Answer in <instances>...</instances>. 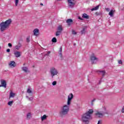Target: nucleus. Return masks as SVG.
Here are the masks:
<instances>
[{"mask_svg":"<svg viewBox=\"0 0 124 124\" xmlns=\"http://www.w3.org/2000/svg\"><path fill=\"white\" fill-rule=\"evenodd\" d=\"M93 109H89L88 111L84 113L81 116L82 122L86 124H89L90 120H92V115H93Z\"/></svg>","mask_w":124,"mask_h":124,"instance_id":"1","label":"nucleus"},{"mask_svg":"<svg viewBox=\"0 0 124 124\" xmlns=\"http://www.w3.org/2000/svg\"><path fill=\"white\" fill-rule=\"evenodd\" d=\"M12 23V20L11 19H8L5 22H2L0 24V31H5L7 28L10 26V24Z\"/></svg>","mask_w":124,"mask_h":124,"instance_id":"2","label":"nucleus"},{"mask_svg":"<svg viewBox=\"0 0 124 124\" xmlns=\"http://www.w3.org/2000/svg\"><path fill=\"white\" fill-rule=\"evenodd\" d=\"M69 111V106L65 105L61 108V109L59 112L61 117H64L68 114Z\"/></svg>","mask_w":124,"mask_h":124,"instance_id":"3","label":"nucleus"},{"mask_svg":"<svg viewBox=\"0 0 124 124\" xmlns=\"http://www.w3.org/2000/svg\"><path fill=\"white\" fill-rule=\"evenodd\" d=\"M50 73L51 74V76L52 78H54V76H56V75H58L59 73V71H58V70H57V69L54 67H52L50 68Z\"/></svg>","mask_w":124,"mask_h":124,"instance_id":"4","label":"nucleus"},{"mask_svg":"<svg viewBox=\"0 0 124 124\" xmlns=\"http://www.w3.org/2000/svg\"><path fill=\"white\" fill-rule=\"evenodd\" d=\"M68 6L70 8H73L76 4V1L75 0H67Z\"/></svg>","mask_w":124,"mask_h":124,"instance_id":"5","label":"nucleus"},{"mask_svg":"<svg viewBox=\"0 0 124 124\" xmlns=\"http://www.w3.org/2000/svg\"><path fill=\"white\" fill-rule=\"evenodd\" d=\"M73 98V94L70 93L68 96L67 103V104L68 106L70 105L71 104V100H72Z\"/></svg>","mask_w":124,"mask_h":124,"instance_id":"6","label":"nucleus"},{"mask_svg":"<svg viewBox=\"0 0 124 124\" xmlns=\"http://www.w3.org/2000/svg\"><path fill=\"white\" fill-rule=\"evenodd\" d=\"M104 114H108V112L107 111H106L104 114L101 113V112L99 111H97L95 113V115L98 117V118H102L103 117V115Z\"/></svg>","mask_w":124,"mask_h":124,"instance_id":"7","label":"nucleus"},{"mask_svg":"<svg viewBox=\"0 0 124 124\" xmlns=\"http://www.w3.org/2000/svg\"><path fill=\"white\" fill-rule=\"evenodd\" d=\"M91 61L92 63H96V62L98 61V59L95 57V56L93 55L91 57Z\"/></svg>","mask_w":124,"mask_h":124,"instance_id":"8","label":"nucleus"},{"mask_svg":"<svg viewBox=\"0 0 124 124\" xmlns=\"http://www.w3.org/2000/svg\"><path fill=\"white\" fill-rule=\"evenodd\" d=\"M1 85H0V87H3V88H6V81L4 80H1L0 81Z\"/></svg>","mask_w":124,"mask_h":124,"instance_id":"9","label":"nucleus"},{"mask_svg":"<svg viewBox=\"0 0 124 124\" xmlns=\"http://www.w3.org/2000/svg\"><path fill=\"white\" fill-rule=\"evenodd\" d=\"M33 32L35 36H38L39 35V30L38 29H35L33 30Z\"/></svg>","mask_w":124,"mask_h":124,"instance_id":"10","label":"nucleus"},{"mask_svg":"<svg viewBox=\"0 0 124 124\" xmlns=\"http://www.w3.org/2000/svg\"><path fill=\"white\" fill-rule=\"evenodd\" d=\"M14 55L16 58H19L21 57V52L19 51H15Z\"/></svg>","mask_w":124,"mask_h":124,"instance_id":"11","label":"nucleus"},{"mask_svg":"<svg viewBox=\"0 0 124 124\" xmlns=\"http://www.w3.org/2000/svg\"><path fill=\"white\" fill-rule=\"evenodd\" d=\"M97 72L98 74H101V75H102L103 77H104V76H105V74L106 73L105 70L98 71Z\"/></svg>","mask_w":124,"mask_h":124,"instance_id":"12","label":"nucleus"},{"mask_svg":"<svg viewBox=\"0 0 124 124\" xmlns=\"http://www.w3.org/2000/svg\"><path fill=\"white\" fill-rule=\"evenodd\" d=\"M9 65H10L11 67H15V66H16V63H15V62L11 61L9 63Z\"/></svg>","mask_w":124,"mask_h":124,"instance_id":"13","label":"nucleus"},{"mask_svg":"<svg viewBox=\"0 0 124 124\" xmlns=\"http://www.w3.org/2000/svg\"><path fill=\"white\" fill-rule=\"evenodd\" d=\"M66 23L68 24V26H71V24L73 23V20L71 18H69L66 20Z\"/></svg>","mask_w":124,"mask_h":124,"instance_id":"14","label":"nucleus"},{"mask_svg":"<svg viewBox=\"0 0 124 124\" xmlns=\"http://www.w3.org/2000/svg\"><path fill=\"white\" fill-rule=\"evenodd\" d=\"M21 47H22V44L19 43L16 46L15 49L16 50H20Z\"/></svg>","mask_w":124,"mask_h":124,"instance_id":"15","label":"nucleus"},{"mask_svg":"<svg viewBox=\"0 0 124 124\" xmlns=\"http://www.w3.org/2000/svg\"><path fill=\"white\" fill-rule=\"evenodd\" d=\"M15 95H16V93H13V92L11 91L10 93L9 98L14 97L15 96Z\"/></svg>","mask_w":124,"mask_h":124,"instance_id":"16","label":"nucleus"},{"mask_svg":"<svg viewBox=\"0 0 124 124\" xmlns=\"http://www.w3.org/2000/svg\"><path fill=\"white\" fill-rule=\"evenodd\" d=\"M22 70H23V71H24V72H28V71H29V69L26 67V66H24L22 67Z\"/></svg>","mask_w":124,"mask_h":124,"instance_id":"17","label":"nucleus"},{"mask_svg":"<svg viewBox=\"0 0 124 124\" xmlns=\"http://www.w3.org/2000/svg\"><path fill=\"white\" fill-rule=\"evenodd\" d=\"M82 18H84V19H89V16H88L87 14H83L82 15Z\"/></svg>","mask_w":124,"mask_h":124,"instance_id":"18","label":"nucleus"},{"mask_svg":"<svg viewBox=\"0 0 124 124\" xmlns=\"http://www.w3.org/2000/svg\"><path fill=\"white\" fill-rule=\"evenodd\" d=\"M58 32H62V28L61 26H60L58 27Z\"/></svg>","mask_w":124,"mask_h":124,"instance_id":"19","label":"nucleus"},{"mask_svg":"<svg viewBox=\"0 0 124 124\" xmlns=\"http://www.w3.org/2000/svg\"><path fill=\"white\" fill-rule=\"evenodd\" d=\"M115 11H114L113 10H111L109 14L108 15H110V17H112L113 15H114Z\"/></svg>","mask_w":124,"mask_h":124,"instance_id":"20","label":"nucleus"},{"mask_svg":"<svg viewBox=\"0 0 124 124\" xmlns=\"http://www.w3.org/2000/svg\"><path fill=\"white\" fill-rule=\"evenodd\" d=\"M99 8V5L96 6V7L92 8L91 11H94L95 10H97Z\"/></svg>","mask_w":124,"mask_h":124,"instance_id":"21","label":"nucleus"},{"mask_svg":"<svg viewBox=\"0 0 124 124\" xmlns=\"http://www.w3.org/2000/svg\"><path fill=\"white\" fill-rule=\"evenodd\" d=\"M86 31V28H83L82 30H81L80 31V33L81 34H84V33H85V32H86V31Z\"/></svg>","mask_w":124,"mask_h":124,"instance_id":"22","label":"nucleus"},{"mask_svg":"<svg viewBox=\"0 0 124 124\" xmlns=\"http://www.w3.org/2000/svg\"><path fill=\"white\" fill-rule=\"evenodd\" d=\"M46 119H47V116H46V115H44L41 117L42 121H44V120H46Z\"/></svg>","mask_w":124,"mask_h":124,"instance_id":"23","label":"nucleus"},{"mask_svg":"<svg viewBox=\"0 0 124 124\" xmlns=\"http://www.w3.org/2000/svg\"><path fill=\"white\" fill-rule=\"evenodd\" d=\"M31 118V113H29L27 115V119L30 120Z\"/></svg>","mask_w":124,"mask_h":124,"instance_id":"24","label":"nucleus"},{"mask_svg":"<svg viewBox=\"0 0 124 124\" xmlns=\"http://www.w3.org/2000/svg\"><path fill=\"white\" fill-rule=\"evenodd\" d=\"M13 101H9L8 103V105H9V106H12V105L13 104Z\"/></svg>","mask_w":124,"mask_h":124,"instance_id":"25","label":"nucleus"},{"mask_svg":"<svg viewBox=\"0 0 124 124\" xmlns=\"http://www.w3.org/2000/svg\"><path fill=\"white\" fill-rule=\"evenodd\" d=\"M27 93H32V91H31V90L30 88H28L27 89Z\"/></svg>","mask_w":124,"mask_h":124,"instance_id":"26","label":"nucleus"},{"mask_svg":"<svg viewBox=\"0 0 124 124\" xmlns=\"http://www.w3.org/2000/svg\"><path fill=\"white\" fill-rule=\"evenodd\" d=\"M30 36H29L28 37H27L26 38V42L29 43H30V41H31V40H30Z\"/></svg>","mask_w":124,"mask_h":124,"instance_id":"27","label":"nucleus"},{"mask_svg":"<svg viewBox=\"0 0 124 124\" xmlns=\"http://www.w3.org/2000/svg\"><path fill=\"white\" fill-rule=\"evenodd\" d=\"M15 3H16V6H18V3H19V0H15Z\"/></svg>","mask_w":124,"mask_h":124,"instance_id":"28","label":"nucleus"},{"mask_svg":"<svg viewBox=\"0 0 124 124\" xmlns=\"http://www.w3.org/2000/svg\"><path fill=\"white\" fill-rule=\"evenodd\" d=\"M118 62L119 64H123V61H122L121 60H119L118 61Z\"/></svg>","mask_w":124,"mask_h":124,"instance_id":"29","label":"nucleus"},{"mask_svg":"<svg viewBox=\"0 0 124 124\" xmlns=\"http://www.w3.org/2000/svg\"><path fill=\"white\" fill-rule=\"evenodd\" d=\"M61 33H62V32H59V31H57L56 32V36H59V35H60V34H61Z\"/></svg>","mask_w":124,"mask_h":124,"instance_id":"30","label":"nucleus"},{"mask_svg":"<svg viewBox=\"0 0 124 124\" xmlns=\"http://www.w3.org/2000/svg\"><path fill=\"white\" fill-rule=\"evenodd\" d=\"M52 42H54V43L57 42V38H53L52 39Z\"/></svg>","mask_w":124,"mask_h":124,"instance_id":"31","label":"nucleus"},{"mask_svg":"<svg viewBox=\"0 0 124 124\" xmlns=\"http://www.w3.org/2000/svg\"><path fill=\"white\" fill-rule=\"evenodd\" d=\"M56 85H57V81H54L52 82V85L53 86H56Z\"/></svg>","mask_w":124,"mask_h":124,"instance_id":"32","label":"nucleus"},{"mask_svg":"<svg viewBox=\"0 0 124 124\" xmlns=\"http://www.w3.org/2000/svg\"><path fill=\"white\" fill-rule=\"evenodd\" d=\"M96 100L95 99H93V100H92V102H91V105H93V102H95Z\"/></svg>","mask_w":124,"mask_h":124,"instance_id":"33","label":"nucleus"},{"mask_svg":"<svg viewBox=\"0 0 124 124\" xmlns=\"http://www.w3.org/2000/svg\"><path fill=\"white\" fill-rule=\"evenodd\" d=\"M8 46H9V47H10V48H11V47H12V44H11V43H9L8 44Z\"/></svg>","mask_w":124,"mask_h":124,"instance_id":"34","label":"nucleus"},{"mask_svg":"<svg viewBox=\"0 0 124 124\" xmlns=\"http://www.w3.org/2000/svg\"><path fill=\"white\" fill-rule=\"evenodd\" d=\"M72 33L73 34H77V33L75 31H72Z\"/></svg>","mask_w":124,"mask_h":124,"instance_id":"35","label":"nucleus"},{"mask_svg":"<svg viewBox=\"0 0 124 124\" xmlns=\"http://www.w3.org/2000/svg\"><path fill=\"white\" fill-rule=\"evenodd\" d=\"M29 100H30L31 101L33 100V98H32V97H30V98H29Z\"/></svg>","mask_w":124,"mask_h":124,"instance_id":"36","label":"nucleus"},{"mask_svg":"<svg viewBox=\"0 0 124 124\" xmlns=\"http://www.w3.org/2000/svg\"><path fill=\"white\" fill-rule=\"evenodd\" d=\"M62 47H60V50H59V52H62Z\"/></svg>","mask_w":124,"mask_h":124,"instance_id":"37","label":"nucleus"},{"mask_svg":"<svg viewBox=\"0 0 124 124\" xmlns=\"http://www.w3.org/2000/svg\"><path fill=\"white\" fill-rule=\"evenodd\" d=\"M6 52H7L8 53H9V52H10V49L9 48L7 49Z\"/></svg>","mask_w":124,"mask_h":124,"instance_id":"38","label":"nucleus"},{"mask_svg":"<svg viewBox=\"0 0 124 124\" xmlns=\"http://www.w3.org/2000/svg\"><path fill=\"white\" fill-rule=\"evenodd\" d=\"M122 113H124V106L123 107L122 109Z\"/></svg>","mask_w":124,"mask_h":124,"instance_id":"39","label":"nucleus"},{"mask_svg":"<svg viewBox=\"0 0 124 124\" xmlns=\"http://www.w3.org/2000/svg\"><path fill=\"white\" fill-rule=\"evenodd\" d=\"M95 15H96V16H98V15H99V13H98V12H96V13H95Z\"/></svg>","mask_w":124,"mask_h":124,"instance_id":"40","label":"nucleus"},{"mask_svg":"<svg viewBox=\"0 0 124 124\" xmlns=\"http://www.w3.org/2000/svg\"><path fill=\"white\" fill-rule=\"evenodd\" d=\"M50 53H51V52L48 51L47 54H46V56H48L49 55Z\"/></svg>","mask_w":124,"mask_h":124,"instance_id":"41","label":"nucleus"},{"mask_svg":"<svg viewBox=\"0 0 124 124\" xmlns=\"http://www.w3.org/2000/svg\"><path fill=\"white\" fill-rule=\"evenodd\" d=\"M106 10H107V11H109L110 9H109L108 8H106Z\"/></svg>","mask_w":124,"mask_h":124,"instance_id":"42","label":"nucleus"},{"mask_svg":"<svg viewBox=\"0 0 124 124\" xmlns=\"http://www.w3.org/2000/svg\"><path fill=\"white\" fill-rule=\"evenodd\" d=\"M78 19H79V20H83V18H81V17H80V16L78 17Z\"/></svg>","mask_w":124,"mask_h":124,"instance_id":"43","label":"nucleus"},{"mask_svg":"<svg viewBox=\"0 0 124 124\" xmlns=\"http://www.w3.org/2000/svg\"><path fill=\"white\" fill-rule=\"evenodd\" d=\"M40 5H42V6H43V3H40Z\"/></svg>","mask_w":124,"mask_h":124,"instance_id":"44","label":"nucleus"},{"mask_svg":"<svg viewBox=\"0 0 124 124\" xmlns=\"http://www.w3.org/2000/svg\"><path fill=\"white\" fill-rule=\"evenodd\" d=\"M59 54L62 56V52H59Z\"/></svg>","mask_w":124,"mask_h":124,"instance_id":"45","label":"nucleus"},{"mask_svg":"<svg viewBox=\"0 0 124 124\" xmlns=\"http://www.w3.org/2000/svg\"><path fill=\"white\" fill-rule=\"evenodd\" d=\"M26 97H27V98H29V96H27Z\"/></svg>","mask_w":124,"mask_h":124,"instance_id":"46","label":"nucleus"},{"mask_svg":"<svg viewBox=\"0 0 124 124\" xmlns=\"http://www.w3.org/2000/svg\"><path fill=\"white\" fill-rule=\"evenodd\" d=\"M104 109H105V110H106V108H104Z\"/></svg>","mask_w":124,"mask_h":124,"instance_id":"47","label":"nucleus"},{"mask_svg":"<svg viewBox=\"0 0 124 124\" xmlns=\"http://www.w3.org/2000/svg\"><path fill=\"white\" fill-rule=\"evenodd\" d=\"M1 48V47H0V49Z\"/></svg>","mask_w":124,"mask_h":124,"instance_id":"48","label":"nucleus"},{"mask_svg":"<svg viewBox=\"0 0 124 124\" xmlns=\"http://www.w3.org/2000/svg\"><path fill=\"white\" fill-rule=\"evenodd\" d=\"M23 65H25V64H23Z\"/></svg>","mask_w":124,"mask_h":124,"instance_id":"49","label":"nucleus"}]
</instances>
